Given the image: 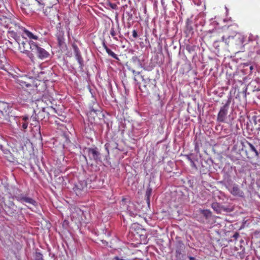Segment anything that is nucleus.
Returning <instances> with one entry per match:
<instances>
[{
  "mask_svg": "<svg viewBox=\"0 0 260 260\" xmlns=\"http://www.w3.org/2000/svg\"><path fill=\"white\" fill-rule=\"evenodd\" d=\"M21 191L15 186H11L9 188V194L8 196H12L14 199L17 200V197H20L22 193H21Z\"/></svg>",
  "mask_w": 260,
  "mask_h": 260,
  "instance_id": "22",
  "label": "nucleus"
},
{
  "mask_svg": "<svg viewBox=\"0 0 260 260\" xmlns=\"http://www.w3.org/2000/svg\"><path fill=\"white\" fill-rule=\"evenodd\" d=\"M110 33L113 38L116 41L118 40V39L117 37V36H118L120 38H122V37L121 33V28L119 25L117 26L116 28L112 26L111 28Z\"/></svg>",
  "mask_w": 260,
  "mask_h": 260,
  "instance_id": "19",
  "label": "nucleus"
},
{
  "mask_svg": "<svg viewBox=\"0 0 260 260\" xmlns=\"http://www.w3.org/2000/svg\"><path fill=\"white\" fill-rule=\"evenodd\" d=\"M189 260H196V259L194 257L191 256H189Z\"/></svg>",
  "mask_w": 260,
  "mask_h": 260,
  "instance_id": "49",
  "label": "nucleus"
},
{
  "mask_svg": "<svg viewBox=\"0 0 260 260\" xmlns=\"http://www.w3.org/2000/svg\"><path fill=\"white\" fill-rule=\"evenodd\" d=\"M108 6L113 10H116L117 9V6L116 4L109 3Z\"/></svg>",
  "mask_w": 260,
  "mask_h": 260,
  "instance_id": "38",
  "label": "nucleus"
},
{
  "mask_svg": "<svg viewBox=\"0 0 260 260\" xmlns=\"http://www.w3.org/2000/svg\"><path fill=\"white\" fill-rule=\"evenodd\" d=\"M35 45V43L32 41H23L19 44V49L21 52L25 53L32 61H34V57L32 53V46Z\"/></svg>",
  "mask_w": 260,
  "mask_h": 260,
  "instance_id": "6",
  "label": "nucleus"
},
{
  "mask_svg": "<svg viewBox=\"0 0 260 260\" xmlns=\"http://www.w3.org/2000/svg\"><path fill=\"white\" fill-rule=\"evenodd\" d=\"M75 57L79 64V68L82 69L83 66V60L81 55L79 48L76 46H74Z\"/></svg>",
  "mask_w": 260,
  "mask_h": 260,
  "instance_id": "20",
  "label": "nucleus"
},
{
  "mask_svg": "<svg viewBox=\"0 0 260 260\" xmlns=\"http://www.w3.org/2000/svg\"><path fill=\"white\" fill-rule=\"evenodd\" d=\"M35 166L38 167V169L42 173H45V169L41 164H35Z\"/></svg>",
  "mask_w": 260,
  "mask_h": 260,
  "instance_id": "37",
  "label": "nucleus"
},
{
  "mask_svg": "<svg viewBox=\"0 0 260 260\" xmlns=\"http://www.w3.org/2000/svg\"><path fill=\"white\" fill-rule=\"evenodd\" d=\"M5 66L3 64V61L0 59V69H3Z\"/></svg>",
  "mask_w": 260,
  "mask_h": 260,
  "instance_id": "44",
  "label": "nucleus"
},
{
  "mask_svg": "<svg viewBox=\"0 0 260 260\" xmlns=\"http://www.w3.org/2000/svg\"><path fill=\"white\" fill-rule=\"evenodd\" d=\"M176 240L175 244L176 257L177 259H181L183 256L182 253L184 252L185 246L183 242L179 238H176Z\"/></svg>",
  "mask_w": 260,
  "mask_h": 260,
  "instance_id": "14",
  "label": "nucleus"
},
{
  "mask_svg": "<svg viewBox=\"0 0 260 260\" xmlns=\"http://www.w3.org/2000/svg\"><path fill=\"white\" fill-rule=\"evenodd\" d=\"M21 36L24 38H28L30 41L31 40H38L39 39V35L36 32L30 31L24 28V31L21 35Z\"/></svg>",
  "mask_w": 260,
  "mask_h": 260,
  "instance_id": "18",
  "label": "nucleus"
},
{
  "mask_svg": "<svg viewBox=\"0 0 260 260\" xmlns=\"http://www.w3.org/2000/svg\"><path fill=\"white\" fill-rule=\"evenodd\" d=\"M0 150L3 151L6 155L5 157L7 158V160L10 162H13L14 161V159L12 157L8 156L9 155H11V153L10 151L6 149H4V147L2 144H0Z\"/></svg>",
  "mask_w": 260,
  "mask_h": 260,
  "instance_id": "24",
  "label": "nucleus"
},
{
  "mask_svg": "<svg viewBox=\"0 0 260 260\" xmlns=\"http://www.w3.org/2000/svg\"><path fill=\"white\" fill-rule=\"evenodd\" d=\"M176 164H166L165 167V169L168 172H171L173 171V167H176Z\"/></svg>",
  "mask_w": 260,
  "mask_h": 260,
  "instance_id": "29",
  "label": "nucleus"
},
{
  "mask_svg": "<svg viewBox=\"0 0 260 260\" xmlns=\"http://www.w3.org/2000/svg\"><path fill=\"white\" fill-rule=\"evenodd\" d=\"M30 120L32 121V122L31 123V125L36 126L38 123V120L36 117V115H32L30 118Z\"/></svg>",
  "mask_w": 260,
  "mask_h": 260,
  "instance_id": "34",
  "label": "nucleus"
},
{
  "mask_svg": "<svg viewBox=\"0 0 260 260\" xmlns=\"http://www.w3.org/2000/svg\"><path fill=\"white\" fill-rule=\"evenodd\" d=\"M202 214L205 216L206 218H208L211 215V212L208 210H204L202 211Z\"/></svg>",
  "mask_w": 260,
  "mask_h": 260,
  "instance_id": "36",
  "label": "nucleus"
},
{
  "mask_svg": "<svg viewBox=\"0 0 260 260\" xmlns=\"http://www.w3.org/2000/svg\"><path fill=\"white\" fill-rule=\"evenodd\" d=\"M14 199L12 196H8L6 198L1 196L0 202H4L5 210L7 214L11 216H15L18 214L19 209L14 203Z\"/></svg>",
  "mask_w": 260,
  "mask_h": 260,
  "instance_id": "3",
  "label": "nucleus"
},
{
  "mask_svg": "<svg viewBox=\"0 0 260 260\" xmlns=\"http://www.w3.org/2000/svg\"><path fill=\"white\" fill-rule=\"evenodd\" d=\"M221 183L224 185L229 190H230V188L233 186V181L229 177L225 178L222 181H221Z\"/></svg>",
  "mask_w": 260,
  "mask_h": 260,
  "instance_id": "25",
  "label": "nucleus"
},
{
  "mask_svg": "<svg viewBox=\"0 0 260 260\" xmlns=\"http://www.w3.org/2000/svg\"><path fill=\"white\" fill-rule=\"evenodd\" d=\"M244 147L247 158L250 159H257L259 157L260 153L257 150V145L255 143L252 144L247 141L245 142Z\"/></svg>",
  "mask_w": 260,
  "mask_h": 260,
  "instance_id": "7",
  "label": "nucleus"
},
{
  "mask_svg": "<svg viewBox=\"0 0 260 260\" xmlns=\"http://www.w3.org/2000/svg\"><path fill=\"white\" fill-rule=\"evenodd\" d=\"M86 165H87V167L88 168L91 167V170H92L93 166V164H86Z\"/></svg>",
  "mask_w": 260,
  "mask_h": 260,
  "instance_id": "45",
  "label": "nucleus"
},
{
  "mask_svg": "<svg viewBox=\"0 0 260 260\" xmlns=\"http://www.w3.org/2000/svg\"><path fill=\"white\" fill-rule=\"evenodd\" d=\"M191 167L192 168H195L196 169H197L198 167L196 166V164H191Z\"/></svg>",
  "mask_w": 260,
  "mask_h": 260,
  "instance_id": "47",
  "label": "nucleus"
},
{
  "mask_svg": "<svg viewBox=\"0 0 260 260\" xmlns=\"http://www.w3.org/2000/svg\"><path fill=\"white\" fill-rule=\"evenodd\" d=\"M5 26L8 28V31L14 36L21 35L24 31V27L21 26L20 23L14 20L6 18Z\"/></svg>",
  "mask_w": 260,
  "mask_h": 260,
  "instance_id": "5",
  "label": "nucleus"
},
{
  "mask_svg": "<svg viewBox=\"0 0 260 260\" xmlns=\"http://www.w3.org/2000/svg\"><path fill=\"white\" fill-rule=\"evenodd\" d=\"M1 198V196H0V198Z\"/></svg>",
  "mask_w": 260,
  "mask_h": 260,
  "instance_id": "52",
  "label": "nucleus"
},
{
  "mask_svg": "<svg viewBox=\"0 0 260 260\" xmlns=\"http://www.w3.org/2000/svg\"><path fill=\"white\" fill-rule=\"evenodd\" d=\"M22 120H23V122H22V127L24 129H25L27 128L28 126V122L27 120H28L29 118L27 116H23L22 117Z\"/></svg>",
  "mask_w": 260,
  "mask_h": 260,
  "instance_id": "30",
  "label": "nucleus"
},
{
  "mask_svg": "<svg viewBox=\"0 0 260 260\" xmlns=\"http://www.w3.org/2000/svg\"><path fill=\"white\" fill-rule=\"evenodd\" d=\"M105 147L107 150L108 154L110 151L119 150V149L118 148V144L113 140L109 141L107 143H106Z\"/></svg>",
  "mask_w": 260,
  "mask_h": 260,
  "instance_id": "17",
  "label": "nucleus"
},
{
  "mask_svg": "<svg viewBox=\"0 0 260 260\" xmlns=\"http://www.w3.org/2000/svg\"><path fill=\"white\" fill-rule=\"evenodd\" d=\"M230 101H227L226 103L224 104L220 109V111L218 114L217 120L218 122H223L225 121L226 119V115L228 114V109Z\"/></svg>",
  "mask_w": 260,
  "mask_h": 260,
  "instance_id": "13",
  "label": "nucleus"
},
{
  "mask_svg": "<svg viewBox=\"0 0 260 260\" xmlns=\"http://www.w3.org/2000/svg\"><path fill=\"white\" fill-rule=\"evenodd\" d=\"M106 52L113 58L118 60L117 55L108 48H106Z\"/></svg>",
  "mask_w": 260,
  "mask_h": 260,
  "instance_id": "32",
  "label": "nucleus"
},
{
  "mask_svg": "<svg viewBox=\"0 0 260 260\" xmlns=\"http://www.w3.org/2000/svg\"><path fill=\"white\" fill-rule=\"evenodd\" d=\"M17 201L23 204L35 205L36 202L31 198L22 194L20 197H17Z\"/></svg>",
  "mask_w": 260,
  "mask_h": 260,
  "instance_id": "16",
  "label": "nucleus"
},
{
  "mask_svg": "<svg viewBox=\"0 0 260 260\" xmlns=\"http://www.w3.org/2000/svg\"><path fill=\"white\" fill-rule=\"evenodd\" d=\"M59 2L58 0H46L45 6H56Z\"/></svg>",
  "mask_w": 260,
  "mask_h": 260,
  "instance_id": "31",
  "label": "nucleus"
},
{
  "mask_svg": "<svg viewBox=\"0 0 260 260\" xmlns=\"http://www.w3.org/2000/svg\"><path fill=\"white\" fill-rule=\"evenodd\" d=\"M32 0H23L21 5V9L24 12L28 13L35 10H41L45 7L46 0H35L36 4L38 7L36 8L35 4H32L31 2Z\"/></svg>",
  "mask_w": 260,
  "mask_h": 260,
  "instance_id": "4",
  "label": "nucleus"
},
{
  "mask_svg": "<svg viewBox=\"0 0 260 260\" xmlns=\"http://www.w3.org/2000/svg\"><path fill=\"white\" fill-rule=\"evenodd\" d=\"M42 9L44 14L50 19L54 18L58 16V10L55 6H47Z\"/></svg>",
  "mask_w": 260,
  "mask_h": 260,
  "instance_id": "11",
  "label": "nucleus"
},
{
  "mask_svg": "<svg viewBox=\"0 0 260 260\" xmlns=\"http://www.w3.org/2000/svg\"><path fill=\"white\" fill-rule=\"evenodd\" d=\"M87 183L85 180L79 181L73 188L74 191L78 196H82L86 191Z\"/></svg>",
  "mask_w": 260,
  "mask_h": 260,
  "instance_id": "10",
  "label": "nucleus"
},
{
  "mask_svg": "<svg viewBox=\"0 0 260 260\" xmlns=\"http://www.w3.org/2000/svg\"><path fill=\"white\" fill-rule=\"evenodd\" d=\"M41 165L44 168L45 171L48 173L53 171V167L51 164H41Z\"/></svg>",
  "mask_w": 260,
  "mask_h": 260,
  "instance_id": "28",
  "label": "nucleus"
},
{
  "mask_svg": "<svg viewBox=\"0 0 260 260\" xmlns=\"http://www.w3.org/2000/svg\"><path fill=\"white\" fill-rule=\"evenodd\" d=\"M152 191V189L149 187H148L146 190V194H145V197L147 203L148 204V206H149L150 204V198L151 196Z\"/></svg>",
  "mask_w": 260,
  "mask_h": 260,
  "instance_id": "27",
  "label": "nucleus"
},
{
  "mask_svg": "<svg viewBox=\"0 0 260 260\" xmlns=\"http://www.w3.org/2000/svg\"><path fill=\"white\" fill-rule=\"evenodd\" d=\"M211 207L217 214L221 213L222 211L231 212L233 211L232 208L225 207L217 202L213 203L211 205Z\"/></svg>",
  "mask_w": 260,
  "mask_h": 260,
  "instance_id": "15",
  "label": "nucleus"
},
{
  "mask_svg": "<svg viewBox=\"0 0 260 260\" xmlns=\"http://www.w3.org/2000/svg\"><path fill=\"white\" fill-rule=\"evenodd\" d=\"M102 108L97 103L93 102L89 107V111L87 114L88 119L91 123H95L104 117Z\"/></svg>",
  "mask_w": 260,
  "mask_h": 260,
  "instance_id": "2",
  "label": "nucleus"
},
{
  "mask_svg": "<svg viewBox=\"0 0 260 260\" xmlns=\"http://www.w3.org/2000/svg\"><path fill=\"white\" fill-rule=\"evenodd\" d=\"M244 36L240 33H236L234 36L227 35L222 37V41L228 45L233 43L237 45H241L244 43Z\"/></svg>",
  "mask_w": 260,
  "mask_h": 260,
  "instance_id": "8",
  "label": "nucleus"
},
{
  "mask_svg": "<svg viewBox=\"0 0 260 260\" xmlns=\"http://www.w3.org/2000/svg\"><path fill=\"white\" fill-rule=\"evenodd\" d=\"M28 166V167L31 170V171L34 172L35 173L36 172V170L38 169V167H36L35 165V164H26Z\"/></svg>",
  "mask_w": 260,
  "mask_h": 260,
  "instance_id": "35",
  "label": "nucleus"
},
{
  "mask_svg": "<svg viewBox=\"0 0 260 260\" xmlns=\"http://www.w3.org/2000/svg\"><path fill=\"white\" fill-rule=\"evenodd\" d=\"M229 191L231 194L235 196H238L242 197L244 196V192L243 191L239 188L238 185L235 184L233 185Z\"/></svg>",
  "mask_w": 260,
  "mask_h": 260,
  "instance_id": "21",
  "label": "nucleus"
},
{
  "mask_svg": "<svg viewBox=\"0 0 260 260\" xmlns=\"http://www.w3.org/2000/svg\"><path fill=\"white\" fill-rule=\"evenodd\" d=\"M248 42L254 46V51L260 55V38L257 36L250 34L248 38Z\"/></svg>",
  "mask_w": 260,
  "mask_h": 260,
  "instance_id": "12",
  "label": "nucleus"
},
{
  "mask_svg": "<svg viewBox=\"0 0 260 260\" xmlns=\"http://www.w3.org/2000/svg\"><path fill=\"white\" fill-rule=\"evenodd\" d=\"M194 150L197 152H199L200 148L198 144L197 143L195 145Z\"/></svg>",
  "mask_w": 260,
  "mask_h": 260,
  "instance_id": "42",
  "label": "nucleus"
},
{
  "mask_svg": "<svg viewBox=\"0 0 260 260\" xmlns=\"http://www.w3.org/2000/svg\"><path fill=\"white\" fill-rule=\"evenodd\" d=\"M239 237V234L238 233H235L233 236V238H234L235 240H237V238Z\"/></svg>",
  "mask_w": 260,
  "mask_h": 260,
  "instance_id": "43",
  "label": "nucleus"
},
{
  "mask_svg": "<svg viewBox=\"0 0 260 260\" xmlns=\"http://www.w3.org/2000/svg\"><path fill=\"white\" fill-rule=\"evenodd\" d=\"M34 260H44L42 253L36 251L34 255Z\"/></svg>",
  "mask_w": 260,
  "mask_h": 260,
  "instance_id": "33",
  "label": "nucleus"
},
{
  "mask_svg": "<svg viewBox=\"0 0 260 260\" xmlns=\"http://www.w3.org/2000/svg\"><path fill=\"white\" fill-rule=\"evenodd\" d=\"M32 53L34 56L36 55L40 59H46L50 56V53L48 51L36 43L32 46Z\"/></svg>",
  "mask_w": 260,
  "mask_h": 260,
  "instance_id": "9",
  "label": "nucleus"
},
{
  "mask_svg": "<svg viewBox=\"0 0 260 260\" xmlns=\"http://www.w3.org/2000/svg\"><path fill=\"white\" fill-rule=\"evenodd\" d=\"M144 168H145V169H146L147 168V166H145V165L144 166Z\"/></svg>",
  "mask_w": 260,
  "mask_h": 260,
  "instance_id": "51",
  "label": "nucleus"
},
{
  "mask_svg": "<svg viewBox=\"0 0 260 260\" xmlns=\"http://www.w3.org/2000/svg\"><path fill=\"white\" fill-rule=\"evenodd\" d=\"M84 152L85 155H80V159L82 161L85 160L87 162V156L89 158V160L94 161L96 162L107 161V156L101 154L96 147L86 148Z\"/></svg>",
  "mask_w": 260,
  "mask_h": 260,
  "instance_id": "1",
  "label": "nucleus"
},
{
  "mask_svg": "<svg viewBox=\"0 0 260 260\" xmlns=\"http://www.w3.org/2000/svg\"><path fill=\"white\" fill-rule=\"evenodd\" d=\"M131 207H132L131 206H129L128 207V210L129 211V214L131 216H135L137 214V213L136 212H134L131 211Z\"/></svg>",
  "mask_w": 260,
  "mask_h": 260,
  "instance_id": "39",
  "label": "nucleus"
},
{
  "mask_svg": "<svg viewBox=\"0 0 260 260\" xmlns=\"http://www.w3.org/2000/svg\"><path fill=\"white\" fill-rule=\"evenodd\" d=\"M113 260H125L123 258H119L118 256H115L113 258Z\"/></svg>",
  "mask_w": 260,
  "mask_h": 260,
  "instance_id": "46",
  "label": "nucleus"
},
{
  "mask_svg": "<svg viewBox=\"0 0 260 260\" xmlns=\"http://www.w3.org/2000/svg\"><path fill=\"white\" fill-rule=\"evenodd\" d=\"M103 47L104 48L105 50H106V48H108V47L107 46V45H106V44L104 42L103 43Z\"/></svg>",
  "mask_w": 260,
  "mask_h": 260,
  "instance_id": "48",
  "label": "nucleus"
},
{
  "mask_svg": "<svg viewBox=\"0 0 260 260\" xmlns=\"http://www.w3.org/2000/svg\"><path fill=\"white\" fill-rule=\"evenodd\" d=\"M133 36L134 38H137L138 36L137 31L136 30L134 29L133 30Z\"/></svg>",
  "mask_w": 260,
  "mask_h": 260,
  "instance_id": "40",
  "label": "nucleus"
},
{
  "mask_svg": "<svg viewBox=\"0 0 260 260\" xmlns=\"http://www.w3.org/2000/svg\"><path fill=\"white\" fill-rule=\"evenodd\" d=\"M58 45L61 47L64 44V32L62 30H59L56 35Z\"/></svg>",
  "mask_w": 260,
  "mask_h": 260,
  "instance_id": "23",
  "label": "nucleus"
},
{
  "mask_svg": "<svg viewBox=\"0 0 260 260\" xmlns=\"http://www.w3.org/2000/svg\"><path fill=\"white\" fill-rule=\"evenodd\" d=\"M8 106L5 103L0 102V117L4 115V111L7 112V108Z\"/></svg>",
  "mask_w": 260,
  "mask_h": 260,
  "instance_id": "26",
  "label": "nucleus"
},
{
  "mask_svg": "<svg viewBox=\"0 0 260 260\" xmlns=\"http://www.w3.org/2000/svg\"><path fill=\"white\" fill-rule=\"evenodd\" d=\"M252 69H253V67L252 66H250V70H252Z\"/></svg>",
  "mask_w": 260,
  "mask_h": 260,
  "instance_id": "50",
  "label": "nucleus"
},
{
  "mask_svg": "<svg viewBox=\"0 0 260 260\" xmlns=\"http://www.w3.org/2000/svg\"><path fill=\"white\" fill-rule=\"evenodd\" d=\"M132 72L133 73V74H134L135 75V77H134V80L135 81H137V79L136 78V76H137V75H139L140 74V72H136L134 70H132Z\"/></svg>",
  "mask_w": 260,
  "mask_h": 260,
  "instance_id": "41",
  "label": "nucleus"
}]
</instances>
